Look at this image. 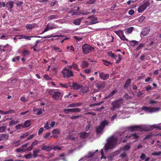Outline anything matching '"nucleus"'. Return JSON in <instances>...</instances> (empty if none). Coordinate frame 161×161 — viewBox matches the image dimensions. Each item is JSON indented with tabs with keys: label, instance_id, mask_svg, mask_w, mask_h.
<instances>
[{
	"label": "nucleus",
	"instance_id": "nucleus-1",
	"mask_svg": "<svg viewBox=\"0 0 161 161\" xmlns=\"http://www.w3.org/2000/svg\"><path fill=\"white\" fill-rule=\"evenodd\" d=\"M124 132H118L114 135L110 136L107 140V143L104 147L103 149L105 151L114 147L116 145L118 141L119 140L120 142H126L125 139H123V134Z\"/></svg>",
	"mask_w": 161,
	"mask_h": 161
},
{
	"label": "nucleus",
	"instance_id": "nucleus-4",
	"mask_svg": "<svg viewBox=\"0 0 161 161\" xmlns=\"http://www.w3.org/2000/svg\"><path fill=\"white\" fill-rule=\"evenodd\" d=\"M83 53L84 54H86L94 50V48L90 45L86 44L82 46Z\"/></svg>",
	"mask_w": 161,
	"mask_h": 161
},
{
	"label": "nucleus",
	"instance_id": "nucleus-30",
	"mask_svg": "<svg viewBox=\"0 0 161 161\" xmlns=\"http://www.w3.org/2000/svg\"><path fill=\"white\" fill-rule=\"evenodd\" d=\"M130 44L132 46H134L138 44V42L136 41H132L130 42Z\"/></svg>",
	"mask_w": 161,
	"mask_h": 161
},
{
	"label": "nucleus",
	"instance_id": "nucleus-19",
	"mask_svg": "<svg viewBox=\"0 0 161 161\" xmlns=\"http://www.w3.org/2000/svg\"><path fill=\"white\" fill-rule=\"evenodd\" d=\"M94 153H92L91 152H89L88 154V155L87 156H85L84 157L81 158L80 160H79V161H80L82 160H83L85 158H89L90 157L92 158L93 156H94Z\"/></svg>",
	"mask_w": 161,
	"mask_h": 161
},
{
	"label": "nucleus",
	"instance_id": "nucleus-9",
	"mask_svg": "<svg viewBox=\"0 0 161 161\" xmlns=\"http://www.w3.org/2000/svg\"><path fill=\"white\" fill-rule=\"evenodd\" d=\"M115 33L118 35L121 39L123 41H128V39L125 38L123 34V32L121 30L115 31Z\"/></svg>",
	"mask_w": 161,
	"mask_h": 161
},
{
	"label": "nucleus",
	"instance_id": "nucleus-37",
	"mask_svg": "<svg viewBox=\"0 0 161 161\" xmlns=\"http://www.w3.org/2000/svg\"><path fill=\"white\" fill-rule=\"evenodd\" d=\"M32 154L31 153H30L25 155V157L26 159H30L32 158Z\"/></svg>",
	"mask_w": 161,
	"mask_h": 161
},
{
	"label": "nucleus",
	"instance_id": "nucleus-38",
	"mask_svg": "<svg viewBox=\"0 0 161 161\" xmlns=\"http://www.w3.org/2000/svg\"><path fill=\"white\" fill-rule=\"evenodd\" d=\"M72 66H73V67L74 69L76 70H78V67L77 64H76L74 62L73 63Z\"/></svg>",
	"mask_w": 161,
	"mask_h": 161
},
{
	"label": "nucleus",
	"instance_id": "nucleus-64",
	"mask_svg": "<svg viewBox=\"0 0 161 161\" xmlns=\"http://www.w3.org/2000/svg\"><path fill=\"white\" fill-rule=\"evenodd\" d=\"M20 100L23 102H25L27 101V100L26 99L25 97H21L20 98Z\"/></svg>",
	"mask_w": 161,
	"mask_h": 161
},
{
	"label": "nucleus",
	"instance_id": "nucleus-5",
	"mask_svg": "<svg viewBox=\"0 0 161 161\" xmlns=\"http://www.w3.org/2000/svg\"><path fill=\"white\" fill-rule=\"evenodd\" d=\"M154 128H157L161 130V127L157 125H153L149 126L142 125V131H149L153 130Z\"/></svg>",
	"mask_w": 161,
	"mask_h": 161
},
{
	"label": "nucleus",
	"instance_id": "nucleus-28",
	"mask_svg": "<svg viewBox=\"0 0 161 161\" xmlns=\"http://www.w3.org/2000/svg\"><path fill=\"white\" fill-rule=\"evenodd\" d=\"M52 132L53 134L58 135L60 133V130L58 129H54Z\"/></svg>",
	"mask_w": 161,
	"mask_h": 161
},
{
	"label": "nucleus",
	"instance_id": "nucleus-59",
	"mask_svg": "<svg viewBox=\"0 0 161 161\" xmlns=\"http://www.w3.org/2000/svg\"><path fill=\"white\" fill-rule=\"evenodd\" d=\"M67 49H69L70 50L73 51H74V49L73 46H68L67 47Z\"/></svg>",
	"mask_w": 161,
	"mask_h": 161
},
{
	"label": "nucleus",
	"instance_id": "nucleus-20",
	"mask_svg": "<svg viewBox=\"0 0 161 161\" xmlns=\"http://www.w3.org/2000/svg\"><path fill=\"white\" fill-rule=\"evenodd\" d=\"M130 79H129L126 80L124 86V87L125 89H128V87L130 86Z\"/></svg>",
	"mask_w": 161,
	"mask_h": 161
},
{
	"label": "nucleus",
	"instance_id": "nucleus-49",
	"mask_svg": "<svg viewBox=\"0 0 161 161\" xmlns=\"http://www.w3.org/2000/svg\"><path fill=\"white\" fill-rule=\"evenodd\" d=\"M117 114H115L111 118V120L112 121H113L117 117Z\"/></svg>",
	"mask_w": 161,
	"mask_h": 161
},
{
	"label": "nucleus",
	"instance_id": "nucleus-27",
	"mask_svg": "<svg viewBox=\"0 0 161 161\" xmlns=\"http://www.w3.org/2000/svg\"><path fill=\"white\" fill-rule=\"evenodd\" d=\"M97 23L98 21H97V18H93L90 22L89 24L92 25L93 24H95Z\"/></svg>",
	"mask_w": 161,
	"mask_h": 161
},
{
	"label": "nucleus",
	"instance_id": "nucleus-21",
	"mask_svg": "<svg viewBox=\"0 0 161 161\" xmlns=\"http://www.w3.org/2000/svg\"><path fill=\"white\" fill-rule=\"evenodd\" d=\"M0 137L1 138L2 140H6L8 139V135L6 134H0Z\"/></svg>",
	"mask_w": 161,
	"mask_h": 161
},
{
	"label": "nucleus",
	"instance_id": "nucleus-44",
	"mask_svg": "<svg viewBox=\"0 0 161 161\" xmlns=\"http://www.w3.org/2000/svg\"><path fill=\"white\" fill-rule=\"evenodd\" d=\"M29 135V133L28 132H26L23 134L22 135H21L20 136V138H23L27 136H28Z\"/></svg>",
	"mask_w": 161,
	"mask_h": 161
},
{
	"label": "nucleus",
	"instance_id": "nucleus-11",
	"mask_svg": "<svg viewBox=\"0 0 161 161\" xmlns=\"http://www.w3.org/2000/svg\"><path fill=\"white\" fill-rule=\"evenodd\" d=\"M106 85V83L105 81H98L96 84V87L99 90L103 89L104 88Z\"/></svg>",
	"mask_w": 161,
	"mask_h": 161
},
{
	"label": "nucleus",
	"instance_id": "nucleus-2",
	"mask_svg": "<svg viewBox=\"0 0 161 161\" xmlns=\"http://www.w3.org/2000/svg\"><path fill=\"white\" fill-rule=\"evenodd\" d=\"M109 123V122L106 119H104L102 121L99 126L96 127V132L97 135H101L103 133V129L105 126L108 125Z\"/></svg>",
	"mask_w": 161,
	"mask_h": 161
},
{
	"label": "nucleus",
	"instance_id": "nucleus-43",
	"mask_svg": "<svg viewBox=\"0 0 161 161\" xmlns=\"http://www.w3.org/2000/svg\"><path fill=\"white\" fill-rule=\"evenodd\" d=\"M81 117V115H78L77 116H72L70 117V119H73L76 118H79V117Z\"/></svg>",
	"mask_w": 161,
	"mask_h": 161
},
{
	"label": "nucleus",
	"instance_id": "nucleus-46",
	"mask_svg": "<svg viewBox=\"0 0 161 161\" xmlns=\"http://www.w3.org/2000/svg\"><path fill=\"white\" fill-rule=\"evenodd\" d=\"M101 154L102 156L101 157V158H103L104 159H106V156H104V153H103V149H102L101 151Z\"/></svg>",
	"mask_w": 161,
	"mask_h": 161
},
{
	"label": "nucleus",
	"instance_id": "nucleus-61",
	"mask_svg": "<svg viewBox=\"0 0 161 161\" xmlns=\"http://www.w3.org/2000/svg\"><path fill=\"white\" fill-rule=\"evenodd\" d=\"M118 57H119V58L118 59H117L116 61V63H119L120 61V60H121V55L120 54H119L118 55Z\"/></svg>",
	"mask_w": 161,
	"mask_h": 161
},
{
	"label": "nucleus",
	"instance_id": "nucleus-18",
	"mask_svg": "<svg viewBox=\"0 0 161 161\" xmlns=\"http://www.w3.org/2000/svg\"><path fill=\"white\" fill-rule=\"evenodd\" d=\"M125 137H126L127 138H131L132 139H137L139 138V136L137 134L135 133L131 134L129 136H125Z\"/></svg>",
	"mask_w": 161,
	"mask_h": 161
},
{
	"label": "nucleus",
	"instance_id": "nucleus-48",
	"mask_svg": "<svg viewBox=\"0 0 161 161\" xmlns=\"http://www.w3.org/2000/svg\"><path fill=\"white\" fill-rule=\"evenodd\" d=\"M96 1V0H90L88 1L86 3L88 4H92L94 3Z\"/></svg>",
	"mask_w": 161,
	"mask_h": 161
},
{
	"label": "nucleus",
	"instance_id": "nucleus-17",
	"mask_svg": "<svg viewBox=\"0 0 161 161\" xmlns=\"http://www.w3.org/2000/svg\"><path fill=\"white\" fill-rule=\"evenodd\" d=\"M80 137L83 139H85V138L89 136V134L86 132H83L79 134Z\"/></svg>",
	"mask_w": 161,
	"mask_h": 161
},
{
	"label": "nucleus",
	"instance_id": "nucleus-58",
	"mask_svg": "<svg viewBox=\"0 0 161 161\" xmlns=\"http://www.w3.org/2000/svg\"><path fill=\"white\" fill-rule=\"evenodd\" d=\"M33 147V146L31 145V146H29L27 149H26L25 150V151H31Z\"/></svg>",
	"mask_w": 161,
	"mask_h": 161
},
{
	"label": "nucleus",
	"instance_id": "nucleus-3",
	"mask_svg": "<svg viewBox=\"0 0 161 161\" xmlns=\"http://www.w3.org/2000/svg\"><path fill=\"white\" fill-rule=\"evenodd\" d=\"M48 93L52 96L53 98L55 100H58L61 97V93L54 89H49L48 91Z\"/></svg>",
	"mask_w": 161,
	"mask_h": 161
},
{
	"label": "nucleus",
	"instance_id": "nucleus-33",
	"mask_svg": "<svg viewBox=\"0 0 161 161\" xmlns=\"http://www.w3.org/2000/svg\"><path fill=\"white\" fill-rule=\"evenodd\" d=\"M130 146L128 145H126L124 147L123 150L124 151L128 150L130 149Z\"/></svg>",
	"mask_w": 161,
	"mask_h": 161
},
{
	"label": "nucleus",
	"instance_id": "nucleus-54",
	"mask_svg": "<svg viewBox=\"0 0 161 161\" xmlns=\"http://www.w3.org/2000/svg\"><path fill=\"white\" fill-rule=\"evenodd\" d=\"M126 154L125 152L123 153H121L120 154V157L122 158H124L126 157Z\"/></svg>",
	"mask_w": 161,
	"mask_h": 161
},
{
	"label": "nucleus",
	"instance_id": "nucleus-7",
	"mask_svg": "<svg viewBox=\"0 0 161 161\" xmlns=\"http://www.w3.org/2000/svg\"><path fill=\"white\" fill-rule=\"evenodd\" d=\"M142 110H144L146 113H152L156 112H158L160 110V108H149L146 107H142Z\"/></svg>",
	"mask_w": 161,
	"mask_h": 161
},
{
	"label": "nucleus",
	"instance_id": "nucleus-50",
	"mask_svg": "<svg viewBox=\"0 0 161 161\" xmlns=\"http://www.w3.org/2000/svg\"><path fill=\"white\" fill-rule=\"evenodd\" d=\"M124 98L127 99H130L131 98V97L129 96L127 94H125L124 95Z\"/></svg>",
	"mask_w": 161,
	"mask_h": 161
},
{
	"label": "nucleus",
	"instance_id": "nucleus-51",
	"mask_svg": "<svg viewBox=\"0 0 161 161\" xmlns=\"http://www.w3.org/2000/svg\"><path fill=\"white\" fill-rule=\"evenodd\" d=\"M57 17V16L56 15H52L48 17V19L49 20H51Z\"/></svg>",
	"mask_w": 161,
	"mask_h": 161
},
{
	"label": "nucleus",
	"instance_id": "nucleus-10",
	"mask_svg": "<svg viewBox=\"0 0 161 161\" xmlns=\"http://www.w3.org/2000/svg\"><path fill=\"white\" fill-rule=\"evenodd\" d=\"M65 71H63L62 72V74L65 77L73 76V74L72 71L68 69H65Z\"/></svg>",
	"mask_w": 161,
	"mask_h": 161
},
{
	"label": "nucleus",
	"instance_id": "nucleus-24",
	"mask_svg": "<svg viewBox=\"0 0 161 161\" xmlns=\"http://www.w3.org/2000/svg\"><path fill=\"white\" fill-rule=\"evenodd\" d=\"M31 123L30 120H26L23 126L24 128L27 127L31 125Z\"/></svg>",
	"mask_w": 161,
	"mask_h": 161
},
{
	"label": "nucleus",
	"instance_id": "nucleus-35",
	"mask_svg": "<svg viewBox=\"0 0 161 161\" xmlns=\"http://www.w3.org/2000/svg\"><path fill=\"white\" fill-rule=\"evenodd\" d=\"M80 111V109L78 108H72V112L74 113L78 112Z\"/></svg>",
	"mask_w": 161,
	"mask_h": 161
},
{
	"label": "nucleus",
	"instance_id": "nucleus-32",
	"mask_svg": "<svg viewBox=\"0 0 161 161\" xmlns=\"http://www.w3.org/2000/svg\"><path fill=\"white\" fill-rule=\"evenodd\" d=\"M64 112L65 114H68L69 112H72V108L64 109Z\"/></svg>",
	"mask_w": 161,
	"mask_h": 161
},
{
	"label": "nucleus",
	"instance_id": "nucleus-42",
	"mask_svg": "<svg viewBox=\"0 0 161 161\" xmlns=\"http://www.w3.org/2000/svg\"><path fill=\"white\" fill-rule=\"evenodd\" d=\"M17 123H18L17 121H14V120H12L10 121V122L9 123V124L10 125H12L13 124H16Z\"/></svg>",
	"mask_w": 161,
	"mask_h": 161
},
{
	"label": "nucleus",
	"instance_id": "nucleus-25",
	"mask_svg": "<svg viewBox=\"0 0 161 161\" xmlns=\"http://www.w3.org/2000/svg\"><path fill=\"white\" fill-rule=\"evenodd\" d=\"M80 91L83 93H85L89 91V88L87 86L81 89Z\"/></svg>",
	"mask_w": 161,
	"mask_h": 161
},
{
	"label": "nucleus",
	"instance_id": "nucleus-6",
	"mask_svg": "<svg viewBox=\"0 0 161 161\" xmlns=\"http://www.w3.org/2000/svg\"><path fill=\"white\" fill-rule=\"evenodd\" d=\"M121 102L119 100H117L111 103L112 107H110V109L112 111H114L116 108H118L120 107Z\"/></svg>",
	"mask_w": 161,
	"mask_h": 161
},
{
	"label": "nucleus",
	"instance_id": "nucleus-23",
	"mask_svg": "<svg viewBox=\"0 0 161 161\" xmlns=\"http://www.w3.org/2000/svg\"><path fill=\"white\" fill-rule=\"evenodd\" d=\"M134 29V28L132 27H130L128 28H126L125 29V31L126 33H131Z\"/></svg>",
	"mask_w": 161,
	"mask_h": 161
},
{
	"label": "nucleus",
	"instance_id": "nucleus-8",
	"mask_svg": "<svg viewBox=\"0 0 161 161\" xmlns=\"http://www.w3.org/2000/svg\"><path fill=\"white\" fill-rule=\"evenodd\" d=\"M126 130L129 131L133 132L140 131L141 130V125H132L128 126L126 128Z\"/></svg>",
	"mask_w": 161,
	"mask_h": 161
},
{
	"label": "nucleus",
	"instance_id": "nucleus-12",
	"mask_svg": "<svg viewBox=\"0 0 161 161\" xmlns=\"http://www.w3.org/2000/svg\"><path fill=\"white\" fill-rule=\"evenodd\" d=\"M149 0H145L142 3V12L145 10L149 5Z\"/></svg>",
	"mask_w": 161,
	"mask_h": 161
},
{
	"label": "nucleus",
	"instance_id": "nucleus-15",
	"mask_svg": "<svg viewBox=\"0 0 161 161\" xmlns=\"http://www.w3.org/2000/svg\"><path fill=\"white\" fill-rule=\"evenodd\" d=\"M99 76L103 80H107L109 78L108 74H104L103 72H101L100 73Z\"/></svg>",
	"mask_w": 161,
	"mask_h": 161
},
{
	"label": "nucleus",
	"instance_id": "nucleus-31",
	"mask_svg": "<svg viewBox=\"0 0 161 161\" xmlns=\"http://www.w3.org/2000/svg\"><path fill=\"white\" fill-rule=\"evenodd\" d=\"M30 54V52L26 50H25L23 52V56H25Z\"/></svg>",
	"mask_w": 161,
	"mask_h": 161
},
{
	"label": "nucleus",
	"instance_id": "nucleus-40",
	"mask_svg": "<svg viewBox=\"0 0 161 161\" xmlns=\"http://www.w3.org/2000/svg\"><path fill=\"white\" fill-rule=\"evenodd\" d=\"M70 13H72L73 15L75 14L77 12L75 11V10L73 9H71L69 11Z\"/></svg>",
	"mask_w": 161,
	"mask_h": 161
},
{
	"label": "nucleus",
	"instance_id": "nucleus-14",
	"mask_svg": "<svg viewBox=\"0 0 161 161\" xmlns=\"http://www.w3.org/2000/svg\"><path fill=\"white\" fill-rule=\"evenodd\" d=\"M150 30V27H145L143 29L142 31V34L144 36H145L147 35Z\"/></svg>",
	"mask_w": 161,
	"mask_h": 161
},
{
	"label": "nucleus",
	"instance_id": "nucleus-53",
	"mask_svg": "<svg viewBox=\"0 0 161 161\" xmlns=\"http://www.w3.org/2000/svg\"><path fill=\"white\" fill-rule=\"evenodd\" d=\"M26 27L27 29H31L33 28L34 27L33 25H27L26 26Z\"/></svg>",
	"mask_w": 161,
	"mask_h": 161
},
{
	"label": "nucleus",
	"instance_id": "nucleus-62",
	"mask_svg": "<svg viewBox=\"0 0 161 161\" xmlns=\"http://www.w3.org/2000/svg\"><path fill=\"white\" fill-rule=\"evenodd\" d=\"M134 13V10L133 9H131L128 12V13L130 15H132Z\"/></svg>",
	"mask_w": 161,
	"mask_h": 161
},
{
	"label": "nucleus",
	"instance_id": "nucleus-16",
	"mask_svg": "<svg viewBox=\"0 0 161 161\" xmlns=\"http://www.w3.org/2000/svg\"><path fill=\"white\" fill-rule=\"evenodd\" d=\"M63 36L61 35H58L53 36V35H50L46 36L44 37H41L40 36H34L35 37H37V38H49L52 37H62Z\"/></svg>",
	"mask_w": 161,
	"mask_h": 161
},
{
	"label": "nucleus",
	"instance_id": "nucleus-36",
	"mask_svg": "<svg viewBox=\"0 0 161 161\" xmlns=\"http://www.w3.org/2000/svg\"><path fill=\"white\" fill-rule=\"evenodd\" d=\"M161 154V152H154L152 153L153 155L158 156Z\"/></svg>",
	"mask_w": 161,
	"mask_h": 161
},
{
	"label": "nucleus",
	"instance_id": "nucleus-57",
	"mask_svg": "<svg viewBox=\"0 0 161 161\" xmlns=\"http://www.w3.org/2000/svg\"><path fill=\"white\" fill-rule=\"evenodd\" d=\"M109 54L110 56L113 58H116L115 57H116V55L114 53L111 52L109 53Z\"/></svg>",
	"mask_w": 161,
	"mask_h": 161
},
{
	"label": "nucleus",
	"instance_id": "nucleus-13",
	"mask_svg": "<svg viewBox=\"0 0 161 161\" xmlns=\"http://www.w3.org/2000/svg\"><path fill=\"white\" fill-rule=\"evenodd\" d=\"M71 87H72L75 90H77L83 87L82 86L79 85L77 83L73 82L72 85H69Z\"/></svg>",
	"mask_w": 161,
	"mask_h": 161
},
{
	"label": "nucleus",
	"instance_id": "nucleus-22",
	"mask_svg": "<svg viewBox=\"0 0 161 161\" xmlns=\"http://www.w3.org/2000/svg\"><path fill=\"white\" fill-rule=\"evenodd\" d=\"M82 19V18H79L76 19L74 21L73 23L75 25H80V22Z\"/></svg>",
	"mask_w": 161,
	"mask_h": 161
},
{
	"label": "nucleus",
	"instance_id": "nucleus-52",
	"mask_svg": "<svg viewBox=\"0 0 161 161\" xmlns=\"http://www.w3.org/2000/svg\"><path fill=\"white\" fill-rule=\"evenodd\" d=\"M44 128L47 130H48L50 129L48 122H46V123L44 125Z\"/></svg>",
	"mask_w": 161,
	"mask_h": 161
},
{
	"label": "nucleus",
	"instance_id": "nucleus-34",
	"mask_svg": "<svg viewBox=\"0 0 161 161\" xmlns=\"http://www.w3.org/2000/svg\"><path fill=\"white\" fill-rule=\"evenodd\" d=\"M16 151L18 153H23L25 152V150L24 149L22 148H18L16 149Z\"/></svg>",
	"mask_w": 161,
	"mask_h": 161
},
{
	"label": "nucleus",
	"instance_id": "nucleus-55",
	"mask_svg": "<svg viewBox=\"0 0 161 161\" xmlns=\"http://www.w3.org/2000/svg\"><path fill=\"white\" fill-rule=\"evenodd\" d=\"M44 130V129L43 127L41 128L38 131V134L40 135L41 133H42Z\"/></svg>",
	"mask_w": 161,
	"mask_h": 161
},
{
	"label": "nucleus",
	"instance_id": "nucleus-56",
	"mask_svg": "<svg viewBox=\"0 0 161 161\" xmlns=\"http://www.w3.org/2000/svg\"><path fill=\"white\" fill-rule=\"evenodd\" d=\"M23 3L22 2H19L16 3V5L19 7H20L22 6Z\"/></svg>",
	"mask_w": 161,
	"mask_h": 161
},
{
	"label": "nucleus",
	"instance_id": "nucleus-26",
	"mask_svg": "<svg viewBox=\"0 0 161 161\" xmlns=\"http://www.w3.org/2000/svg\"><path fill=\"white\" fill-rule=\"evenodd\" d=\"M6 7L8 8H12L13 7V2H9L6 4Z\"/></svg>",
	"mask_w": 161,
	"mask_h": 161
},
{
	"label": "nucleus",
	"instance_id": "nucleus-41",
	"mask_svg": "<svg viewBox=\"0 0 161 161\" xmlns=\"http://www.w3.org/2000/svg\"><path fill=\"white\" fill-rule=\"evenodd\" d=\"M19 58L20 57L19 56H17L12 58V61L14 62H15L19 60Z\"/></svg>",
	"mask_w": 161,
	"mask_h": 161
},
{
	"label": "nucleus",
	"instance_id": "nucleus-45",
	"mask_svg": "<svg viewBox=\"0 0 161 161\" xmlns=\"http://www.w3.org/2000/svg\"><path fill=\"white\" fill-rule=\"evenodd\" d=\"M44 77L45 79L47 80H51L52 79L50 77L47 75H45L44 76Z\"/></svg>",
	"mask_w": 161,
	"mask_h": 161
},
{
	"label": "nucleus",
	"instance_id": "nucleus-63",
	"mask_svg": "<svg viewBox=\"0 0 161 161\" xmlns=\"http://www.w3.org/2000/svg\"><path fill=\"white\" fill-rule=\"evenodd\" d=\"M34 136V135L32 134L29 136L27 139V140H30V139H32Z\"/></svg>",
	"mask_w": 161,
	"mask_h": 161
},
{
	"label": "nucleus",
	"instance_id": "nucleus-47",
	"mask_svg": "<svg viewBox=\"0 0 161 161\" xmlns=\"http://www.w3.org/2000/svg\"><path fill=\"white\" fill-rule=\"evenodd\" d=\"M21 36L23 37V39H25L26 40H31V37H32V36Z\"/></svg>",
	"mask_w": 161,
	"mask_h": 161
},
{
	"label": "nucleus",
	"instance_id": "nucleus-39",
	"mask_svg": "<svg viewBox=\"0 0 161 161\" xmlns=\"http://www.w3.org/2000/svg\"><path fill=\"white\" fill-rule=\"evenodd\" d=\"M15 128L17 129H21V128H24L23 125H22L21 124H19V125H17L15 126Z\"/></svg>",
	"mask_w": 161,
	"mask_h": 161
},
{
	"label": "nucleus",
	"instance_id": "nucleus-60",
	"mask_svg": "<svg viewBox=\"0 0 161 161\" xmlns=\"http://www.w3.org/2000/svg\"><path fill=\"white\" fill-rule=\"evenodd\" d=\"M5 126H3L0 127V132H4L5 131Z\"/></svg>",
	"mask_w": 161,
	"mask_h": 161
},
{
	"label": "nucleus",
	"instance_id": "nucleus-29",
	"mask_svg": "<svg viewBox=\"0 0 161 161\" xmlns=\"http://www.w3.org/2000/svg\"><path fill=\"white\" fill-rule=\"evenodd\" d=\"M88 65V63L87 62L83 61L81 64V66L83 68H84L87 67Z\"/></svg>",
	"mask_w": 161,
	"mask_h": 161
}]
</instances>
